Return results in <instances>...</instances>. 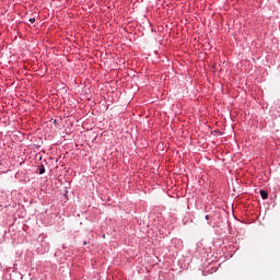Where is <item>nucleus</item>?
<instances>
[{
  "instance_id": "39448f33",
  "label": "nucleus",
  "mask_w": 280,
  "mask_h": 280,
  "mask_svg": "<svg viewBox=\"0 0 280 280\" xmlns=\"http://www.w3.org/2000/svg\"><path fill=\"white\" fill-rule=\"evenodd\" d=\"M206 220H209V215H206Z\"/></svg>"
},
{
  "instance_id": "f257e3e1",
  "label": "nucleus",
  "mask_w": 280,
  "mask_h": 280,
  "mask_svg": "<svg viewBox=\"0 0 280 280\" xmlns=\"http://www.w3.org/2000/svg\"><path fill=\"white\" fill-rule=\"evenodd\" d=\"M260 196H261L262 200H268V191L260 190Z\"/></svg>"
},
{
  "instance_id": "20e7f679",
  "label": "nucleus",
  "mask_w": 280,
  "mask_h": 280,
  "mask_svg": "<svg viewBox=\"0 0 280 280\" xmlns=\"http://www.w3.org/2000/svg\"><path fill=\"white\" fill-rule=\"evenodd\" d=\"M83 245L86 246V241L83 242Z\"/></svg>"
},
{
  "instance_id": "f03ea898",
  "label": "nucleus",
  "mask_w": 280,
  "mask_h": 280,
  "mask_svg": "<svg viewBox=\"0 0 280 280\" xmlns=\"http://www.w3.org/2000/svg\"><path fill=\"white\" fill-rule=\"evenodd\" d=\"M44 173H45V166L42 165V166L39 167V174H44Z\"/></svg>"
},
{
  "instance_id": "7ed1b4c3",
  "label": "nucleus",
  "mask_w": 280,
  "mask_h": 280,
  "mask_svg": "<svg viewBox=\"0 0 280 280\" xmlns=\"http://www.w3.org/2000/svg\"><path fill=\"white\" fill-rule=\"evenodd\" d=\"M28 21H30V23H36V19H34V18H31Z\"/></svg>"
}]
</instances>
